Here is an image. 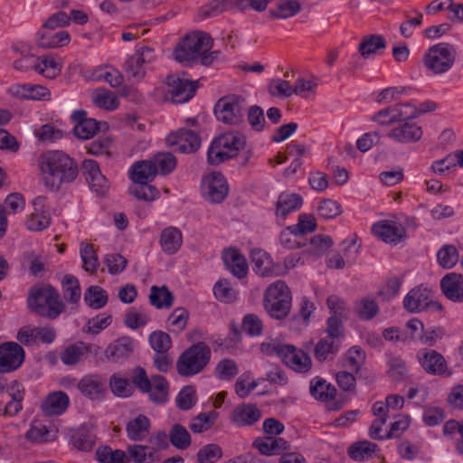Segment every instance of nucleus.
<instances>
[{"label": "nucleus", "instance_id": "f257e3e1", "mask_svg": "<svg viewBox=\"0 0 463 463\" xmlns=\"http://www.w3.org/2000/svg\"><path fill=\"white\" fill-rule=\"evenodd\" d=\"M142 392L147 393L155 403H165L168 399V383L162 375H153L151 379L144 368L136 367L133 370L132 382L128 378L114 373L109 378V387L114 395L121 398L129 397L133 393V385Z\"/></svg>", "mask_w": 463, "mask_h": 463}, {"label": "nucleus", "instance_id": "f03ea898", "mask_svg": "<svg viewBox=\"0 0 463 463\" xmlns=\"http://www.w3.org/2000/svg\"><path fill=\"white\" fill-rule=\"evenodd\" d=\"M39 166L43 184L52 192H57L62 185L72 183L79 174L77 163L59 150L43 154Z\"/></svg>", "mask_w": 463, "mask_h": 463}, {"label": "nucleus", "instance_id": "7ed1b4c3", "mask_svg": "<svg viewBox=\"0 0 463 463\" xmlns=\"http://www.w3.org/2000/svg\"><path fill=\"white\" fill-rule=\"evenodd\" d=\"M212 37L203 32L187 34L174 50L175 60L184 65H192L198 61L204 65H211L219 56V52H211Z\"/></svg>", "mask_w": 463, "mask_h": 463}, {"label": "nucleus", "instance_id": "20e7f679", "mask_svg": "<svg viewBox=\"0 0 463 463\" xmlns=\"http://www.w3.org/2000/svg\"><path fill=\"white\" fill-rule=\"evenodd\" d=\"M28 306L37 315L49 319L57 318L64 310L58 291L52 287L33 288L28 297Z\"/></svg>", "mask_w": 463, "mask_h": 463}, {"label": "nucleus", "instance_id": "39448f33", "mask_svg": "<svg viewBox=\"0 0 463 463\" xmlns=\"http://www.w3.org/2000/svg\"><path fill=\"white\" fill-rule=\"evenodd\" d=\"M212 352L204 342L192 345L181 354L176 362V370L181 376H193L201 373L209 364Z\"/></svg>", "mask_w": 463, "mask_h": 463}, {"label": "nucleus", "instance_id": "423d86ee", "mask_svg": "<svg viewBox=\"0 0 463 463\" xmlns=\"http://www.w3.org/2000/svg\"><path fill=\"white\" fill-rule=\"evenodd\" d=\"M291 301V292L288 285L282 280H277L266 289L263 304L271 317L282 320L290 311Z\"/></svg>", "mask_w": 463, "mask_h": 463}, {"label": "nucleus", "instance_id": "0eeeda50", "mask_svg": "<svg viewBox=\"0 0 463 463\" xmlns=\"http://www.w3.org/2000/svg\"><path fill=\"white\" fill-rule=\"evenodd\" d=\"M246 144L245 137L239 132H228L216 137L208 150V162L219 165L238 155Z\"/></svg>", "mask_w": 463, "mask_h": 463}, {"label": "nucleus", "instance_id": "6e6552de", "mask_svg": "<svg viewBox=\"0 0 463 463\" xmlns=\"http://www.w3.org/2000/svg\"><path fill=\"white\" fill-rule=\"evenodd\" d=\"M456 55V50L450 43H439L428 49L423 57V64L432 74L440 75L452 68Z\"/></svg>", "mask_w": 463, "mask_h": 463}, {"label": "nucleus", "instance_id": "1a4fd4ad", "mask_svg": "<svg viewBox=\"0 0 463 463\" xmlns=\"http://www.w3.org/2000/svg\"><path fill=\"white\" fill-rule=\"evenodd\" d=\"M245 99L240 95H228L221 98L214 106V114L219 121L228 125H237L243 118Z\"/></svg>", "mask_w": 463, "mask_h": 463}, {"label": "nucleus", "instance_id": "9d476101", "mask_svg": "<svg viewBox=\"0 0 463 463\" xmlns=\"http://www.w3.org/2000/svg\"><path fill=\"white\" fill-rule=\"evenodd\" d=\"M403 307L409 313H420L429 309L442 310V305L432 299V292L422 285L411 288L403 299Z\"/></svg>", "mask_w": 463, "mask_h": 463}, {"label": "nucleus", "instance_id": "9b49d317", "mask_svg": "<svg viewBox=\"0 0 463 463\" xmlns=\"http://www.w3.org/2000/svg\"><path fill=\"white\" fill-rule=\"evenodd\" d=\"M228 192L227 181L219 172H213L202 180V194L208 202L219 203L226 198Z\"/></svg>", "mask_w": 463, "mask_h": 463}, {"label": "nucleus", "instance_id": "f8f14e48", "mask_svg": "<svg viewBox=\"0 0 463 463\" xmlns=\"http://www.w3.org/2000/svg\"><path fill=\"white\" fill-rule=\"evenodd\" d=\"M165 142L175 151L184 154L195 152L201 146L200 137L194 130L185 128L170 133Z\"/></svg>", "mask_w": 463, "mask_h": 463}, {"label": "nucleus", "instance_id": "ddd939ff", "mask_svg": "<svg viewBox=\"0 0 463 463\" xmlns=\"http://www.w3.org/2000/svg\"><path fill=\"white\" fill-rule=\"evenodd\" d=\"M25 352L16 342L0 345V373H8L17 370L24 363Z\"/></svg>", "mask_w": 463, "mask_h": 463}, {"label": "nucleus", "instance_id": "4468645a", "mask_svg": "<svg viewBox=\"0 0 463 463\" xmlns=\"http://www.w3.org/2000/svg\"><path fill=\"white\" fill-rule=\"evenodd\" d=\"M155 59L154 51L149 47H142L130 56L125 62V71L137 80L146 75V66Z\"/></svg>", "mask_w": 463, "mask_h": 463}, {"label": "nucleus", "instance_id": "2eb2a0df", "mask_svg": "<svg viewBox=\"0 0 463 463\" xmlns=\"http://www.w3.org/2000/svg\"><path fill=\"white\" fill-rule=\"evenodd\" d=\"M168 94L174 103H184L191 99L198 87L197 81L180 78L178 75L167 77Z\"/></svg>", "mask_w": 463, "mask_h": 463}, {"label": "nucleus", "instance_id": "dca6fc26", "mask_svg": "<svg viewBox=\"0 0 463 463\" xmlns=\"http://www.w3.org/2000/svg\"><path fill=\"white\" fill-rule=\"evenodd\" d=\"M419 363L431 375H450L444 356L432 349H422L418 353Z\"/></svg>", "mask_w": 463, "mask_h": 463}, {"label": "nucleus", "instance_id": "f3484780", "mask_svg": "<svg viewBox=\"0 0 463 463\" xmlns=\"http://www.w3.org/2000/svg\"><path fill=\"white\" fill-rule=\"evenodd\" d=\"M252 269L260 276H284L285 268L277 267L268 252L260 249L250 251Z\"/></svg>", "mask_w": 463, "mask_h": 463}, {"label": "nucleus", "instance_id": "a211bd4d", "mask_svg": "<svg viewBox=\"0 0 463 463\" xmlns=\"http://www.w3.org/2000/svg\"><path fill=\"white\" fill-rule=\"evenodd\" d=\"M372 232L385 243L390 244H397L406 236L405 228L401 223L391 221H381L374 223Z\"/></svg>", "mask_w": 463, "mask_h": 463}, {"label": "nucleus", "instance_id": "6ab92c4d", "mask_svg": "<svg viewBox=\"0 0 463 463\" xmlns=\"http://www.w3.org/2000/svg\"><path fill=\"white\" fill-rule=\"evenodd\" d=\"M82 173L90 189L98 194L103 195L109 190V182L101 174L99 164L92 159L82 162Z\"/></svg>", "mask_w": 463, "mask_h": 463}, {"label": "nucleus", "instance_id": "aec40b11", "mask_svg": "<svg viewBox=\"0 0 463 463\" xmlns=\"http://www.w3.org/2000/svg\"><path fill=\"white\" fill-rule=\"evenodd\" d=\"M387 137L396 143L409 144L417 142L421 138L422 129L415 122L405 121L390 129Z\"/></svg>", "mask_w": 463, "mask_h": 463}, {"label": "nucleus", "instance_id": "412c9836", "mask_svg": "<svg viewBox=\"0 0 463 463\" xmlns=\"http://www.w3.org/2000/svg\"><path fill=\"white\" fill-rule=\"evenodd\" d=\"M80 392L86 398L96 401L100 399L106 392L105 379L96 373L83 376L77 383Z\"/></svg>", "mask_w": 463, "mask_h": 463}, {"label": "nucleus", "instance_id": "4be33fe9", "mask_svg": "<svg viewBox=\"0 0 463 463\" xmlns=\"http://www.w3.org/2000/svg\"><path fill=\"white\" fill-rule=\"evenodd\" d=\"M280 352L282 353L281 359L288 367L298 373H306L310 370L312 362L304 351L288 345Z\"/></svg>", "mask_w": 463, "mask_h": 463}, {"label": "nucleus", "instance_id": "5701e85b", "mask_svg": "<svg viewBox=\"0 0 463 463\" xmlns=\"http://www.w3.org/2000/svg\"><path fill=\"white\" fill-rule=\"evenodd\" d=\"M136 341L130 336H121L110 343L105 349V355L109 361L118 363L131 356L134 352Z\"/></svg>", "mask_w": 463, "mask_h": 463}, {"label": "nucleus", "instance_id": "b1692460", "mask_svg": "<svg viewBox=\"0 0 463 463\" xmlns=\"http://www.w3.org/2000/svg\"><path fill=\"white\" fill-rule=\"evenodd\" d=\"M69 442L79 451H90L96 443V434L85 426L77 429H71L68 431Z\"/></svg>", "mask_w": 463, "mask_h": 463}, {"label": "nucleus", "instance_id": "393cba45", "mask_svg": "<svg viewBox=\"0 0 463 463\" xmlns=\"http://www.w3.org/2000/svg\"><path fill=\"white\" fill-rule=\"evenodd\" d=\"M13 97L24 99L46 100L51 97L50 90L37 84H14L8 89Z\"/></svg>", "mask_w": 463, "mask_h": 463}, {"label": "nucleus", "instance_id": "a878e982", "mask_svg": "<svg viewBox=\"0 0 463 463\" xmlns=\"http://www.w3.org/2000/svg\"><path fill=\"white\" fill-rule=\"evenodd\" d=\"M53 30L41 29L36 34V43L43 49H55L66 46L71 42L67 31L52 32Z\"/></svg>", "mask_w": 463, "mask_h": 463}, {"label": "nucleus", "instance_id": "bb28decb", "mask_svg": "<svg viewBox=\"0 0 463 463\" xmlns=\"http://www.w3.org/2000/svg\"><path fill=\"white\" fill-rule=\"evenodd\" d=\"M440 288L445 297L454 302H463V275L449 273L440 280Z\"/></svg>", "mask_w": 463, "mask_h": 463}, {"label": "nucleus", "instance_id": "cd10ccee", "mask_svg": "<svg viewBox=\"0 0 463 463\" xmlns=\"http://www.w3.org/2000/svg\"><path fill=\"white\" fill-rule=\"evenodd\" d=\"M261 417L260 411L254 404L236 406L232 414V421L239 427L251 426Z\"/></svg>", "mask_w": 463, "mask_h": 463}, {"label": "nucleus", "instance_id": "c85d7f7f", "mask_svg": "<svg viewBox=\"0 0 463 463\" xmlns=\"http://www.w3.org/2000/svg\"><path fill=\"white\" fill-rule=\"evenodd\" d=\"M70 400L63 392H54L49 394L42 403V410L45 415H61L68 408Z\"/></svg>", "mask_w": 463, "mask_h": 463}, {"label": "nucleus", "instance_id": "c756f323", "mask_svg": "<svg viewBox=\"0 0 463 463\" xmlns=\"http://www.w3.org/2000/svg\"><path fill=\"white\" fill-rule=\"evenodd\" d=\"M182 242L183 236L179 229L169 226L161 232L159 243L165 254L173 255L176 253L180 250Z\"/></svg>", "mask_w": 463, "mask_h": 463}, {"label": "nucleus", "instance_id": "7c9ffc66", "mask_svg": "<svg viewBox=\"0 0 463 463\" xmlns=\"http://www.w3.org/2000/svg\"><path fill=\"white\" fill-rule=\"evenodd\" d=\"M45 197L38 196L33 200L35 206L34 213H33L26 221V227L30 231L40 232L46 229L51 223V218L48 213L37 206H43Z\"/></svg>", "mask_w": 463, "mask_h": 463}, {"label": "nucleus", "instance_id": "2f4dec72", "mask_svg": "<svg viewBox=\"0 0 463 463\" xmlns=\"http://www.w3.org/2000/svg\"><path fill=\"white\" fill-rule=\"evenodd\" d=\"M222 260L231 272L239 279L246 276L248 265L245 258L234 249L223 251Z\"/></svg>", "mask_w": 463, "mask_h": 463}, {"label": "nucleus", "instance_id": "473e14b6", "mask_svg": "<svg viewBox=\"0 0 463 463\" xmlns=\"http://www.w3.org/2000/svg\"><path fill=\"white\" fill-rule=\"evenodd\" d=\"M309 392L316 400L327 402L335 399L336 389L325 379L315 377L310 381Z\"/></svg>", "mask_w": 463, "mask_h": 463}, {"label": "nucleus", "instance_id": "72a5a7b5", "mask_svg": "<svg viewBox=\"0 0 463 463\" xmlns=\"http://www.w3.org/2000/svg\"><path fill=\"white\" fill-rule=\"evenodd\" d=\"M157 175V168L150 160L136 162L129 170V177L134 183H149Z\"/></svg>", "mask_w": 463, "mask_h": 463}, {"label": "nucleus", "instance_id": "f704fd0d", "mask_svg": "<svg viewBox=\"0 0 463 463\" xmlns=\"http://www.w3.org/2000/svg\"><path fill=\"white\" fill-rule=\"evenodd\" d=\"M128 459L134 463H156L159 461V456L155 448L144 445H129L127 448Z\"/></svg>", "mask_w": 463, "mask_h": 463}, {"label": "nucleus", "instance_id": "c9c22d12", "mask_svg": "<svg viewBox=\"0 0 463 463\" xmlns=\"http://www.w3.org/2000/svg\"><path fill=\"white\" fill-rule=\"evenodd\" d=\"M340 343L334 337L321 338L315 346V357L319 361L333 360L340 350Z\"/></svg>", "mask_w": 463, "mask_h": 463}, {"label": "nucleus", "instance_id": "e433bc0d", "mask_svg": "<svg viewBox=\"0 0 463 463\" xmlns=\"http://www.w3.org/2000/svg\"><path fill=\"white\" fill-rule=\"evenodd\" d=\"M302 197L298 194L282 193L279 194L276 206L277 216L286 217L302 205Z\"/></svg>", "mask_w": 463, "mask_h": 463}, {"label": "nucleus", "instance_id": "4c0bfd02", "mask_svg": "<svg viewBox=\"0 0 463 463\" xmlns=\"http://www.w3.org/2000/svg\"><path fill=\"white\" fill-rule=\"evenodd\" d=\"M149 419L143 414H139L133 420H130L126 427L128 437L134 441L144 439L149 433Z\"/></svg>", "mask_w": 463, "mask_h": 463}, {"label": "nucleus", "instance_id": "58836bf2", "mask_svg": "<svg viewBox=\"0 0 463 463\" xmlns=\"http://www.w3.org/2000/svg\"><path fill=\"white\" fill-rule=\"evenodd\" d=\"M61 361L65 365L73 366L86 358L85 343L77 342L66 346L60 354Z\"/></svg>", "mask_w": 463, "mask_h": 463}, {"label": "nucleus", "instance_id": "ea45409f", "mask_svg": "<svg viewBox=\"0 0 463 463\" xmlns=\"http://www.w3.org/2000/svg\"><path fill=\"white\" fill-rule=\"evenodd\" d=\"M217 418L218 413L214 411L201 412L190 420L189 429L195 434L205 432L214 425Z\"/></svg>", "mask_w": 463, "mask_h": 463}, {"label": "nucleus", "instance_id": "a19ab883", "mask_svg": "<svg viewBox=\"0 0 463 463\" xmlns=\"http://www.w3.org/2000/svg\"><path fill=\"white\" fill-rule=\"evenodd\" d=\"M33 69L49 79L54 78L61 71V66L52 55H43L35 59Z\"/></svg>", "mask_w": 463, "mask_h": 463}, {"label": "nucleus", "instance_id": "79ce46f5", "mask_svg": "<svg viewBox=\"0 0 463 463\" xmlns=\"http://www.w3.org/2000/svg\"><path fill=\"white\" fill-rule=\"evenodd\" d=\"M378 445L368 440L353 443L348 449V456L355 461H364L373 457Z\"/></svg>", "mask_w": 463, "mask_h": 463}, {"label": "nucleus", "instance_id": "37998d69", "mask_svg": "<svg viewBox=\"0 0 463 463\" xmlns=\"http://www.w3.org/2000/svg\"><path fill=\"white\" fill-rule=\"evenodd\" d=\"M149 301L158 309L169 308L173 306L174 296L166 286H152L149 294Z\"/></svg>", "mask_w": 463, "mask_h": 463}, {"label": "nucleus", "instance_id": "c03bdc74", "mask_svg": "<svg viewBox=\"0 0 463 463\" xmlns=\"http://www.w3.org/2000/svg\"><path fill=\"white\" fill-rule=\"evenodd\" d=\"M391 120L398 123L410 121L419 116L418 109L411 102L397 103L390 106Z\"/></svg>", "mask_w": 463, "mask_h": 463}, {"label": "nucleus", "instance_id": "a18cd8bd", "mask_svg": "<svg viewBox=\"0 0 463 463\" xmlns=\"http://www.w3.org/2000/svg\"><path fill=\"white\" fill-rule=\"evenodd\" d=\"M386 42L383 35L370 34L364 36L358 46V51L364 58L375 54L378 50L384 49Z\"/></svg>", "mask_w": 463, "mask_h": 463}, {"label": "nucleus", "instance_id": "49530a36", "mask_svg": "<svg viewBox=\"0 0 463 463\" xmlns=\"http://www.w3.org/2000/svg\"><path fill=\"white\" fill-rule=\"evenodd\" d=\"M61 287L64 299L69 303L78 304L81 297L79 279L73 275H65Z\"/></svg>", "mask_w": 463, "mask_h": 463}, {"label": "nucleus", "instance_id": "de8ad7c7", "mask_svg": "<svg viewBox=\"0 0 463 463\" xmlns=\"http://www.w3.org/2000/svg\"><path fill=\"white\" fill-rule=\"evenodd\" d=\"M301 11V5L298 0H281L269 14L274 18L287 19L296 15Z\"/></svg>", "mask_w": 463, "mask_h": 463}, {"label": "nucleus", "instance_id": "09e8293b", "mask_svg": "<svg viewBox=\"0 0 463 463\" xmlns=\"http://www.w3.org/2000/svg\"><path fill=\"white\" fill-rule=\"evenodd\" d=\"M84 300L91 308L99 309L107 305L109 296L101 287L90 286L84 294Z\"/></svg>", "mask_w": 463, "mask_h": 463}, {"label": "nucleus", "instance_id": "8fccbe9b", "mask_svg": "<svg viewBox=\"0 0 463 463\" xmlns=\"http://www.w3.org/2000/svg\"><path fill=\"white\" fill-rule=\"evenodd\" d=\"M168 436L171 444L178 449H186L191 445V435L181 424H174Z\"/></svg>", "mask_w": 463, "mask_h": 463}, {"label": "nucleus", "instance_id": "3c124183", "mask_svg": "<svg viewBox=\"0 0 463 463\" xmlns=\"http://www.w3.org/2000/svg\"><path fill=\"white\" fill-rule=\"evenodd\" d=\"M80 253L83 262V269L90 274L96 272L99 266V261L93 245L82 242L80 244Z\"/></svg>", "mask_w": 463, "mask_h": 463}, {"label": "nucleus", "instance_id": "603ef678", "mask_svg": "<svg viewBox=\"0 0 463 463\" xmlns=\"http://www.w3.org/2000/svg\"><path fill=\"white\" fill-rule=\"evenodd\" d=\"M92 100L97 107L108 110H113L118 107L117 97L106 89L96 90L92 94Z\"/></svg>", "mask_w": 463, "mask_h": 463}, {"label": "nucleus", "instance_id": "864d4df0", "mask_svg": "<svg viewBox=\"0 0 463 463\" xmlns=\"http://www.w3.org/2000/svg\"><path fill=\"white\" fill-rule=\"evenodd\" d=\"M150 161L157 168V174L162 175L170 174L176 166L175 156L167 152L155 155Z\"/></svg>", "mask_w": 463, "mask_h": 463}, {"label": "nucleus", "instance_id": "5fc2aeb1", "mask_svg": "<svg viewBox=\"0 0 463 463\" xmlns=\"http://www.w3.org/2000/svg\"><path fill=\"white\" fill-rule=\"evenodd\" d=\"M387 364L389 366L388 375L395 382L402 381L408 373L405 362L399 356L389 355Z\"/></svg>", "mask_w": 463, "mask_h": 463}, {"label": "nucleus", "instance_id": "6e6d98bb", "mask_svg": "<svg viewBox=\"0 0 463 463\" xmlns=\"http://www.w3.org/2000/svg\"><path fill=\"white\" fill-rule=\"evenodd\" d=\"M439 266L444 269L453 268L458 260V252L453 245H444L437 252Z\"/></svg>", "mask_w": 463, "mask_h": 463}, {"label": "nucleus", "instance_id": "4d7b16f0", "mask_svg": "<svg viewBox=\"0 0 463 463\" xmlns=\"http://www.w3.org/2000/svg\"><path fill=\"white\" fill-rule=\"evenodd\" d=\"M129 193L144 201H153L159 195V191L149 183H135L129 187Z\"/></svg>", "mask_w": 463, "mask_h": 463}, {"label": "nucleus", "instance_id": "13d9d810", "mask_svg": "<svg viewBox=\"0 0 463 463\" xmlns=\"http://www.w3.org/2000/svg\"><path fill=\"white\" fill-rule=\"evenodd\" d=\"M239 373L236 362L232 359L224 358L215 367L216 377L222 381H230Z\"/></svg>", "mask_w": 463, "mask_h": 463}, {"label": "nucleus", "instance_id": "bf43d9fd", "mask_svg": "<svg viewBox=\"0 0 463 463\" xmlns=\"http://www.w3.org/2000/svg\"><path fill=\"white\" fill-rule=\"evenodd\" d=\"M149 344L156 353H167L172 346V340L168 334L163 331H155L149 335Z\"/></svg>", "mask_w": 463, "mask_h": 463}, {"label": "nucleus", "instance_id": "052dcab7", "mask_svg": "<svg viewBox=\"0 0 463 463\" xmlns=\"http://www.w3.org/2000/svg\"><path fill=\"white\" fill-rule=\"evenodd\" d=\"M355 312L361 319L371 320L378 314L379 307L375 300L365 298L357 302Z\"/></svg>", "mask_w": 463, "mask_h": 463}, {"label": "nucleus", "instance_id": "680f3d73", "mask_svg": "<svg viewBox=\"0 0 463 463\" xmlns=\"http://www.w3.org/2000/svg\"><path fill=\"white\" fill-rule=\"evenodd\" d=\"M222 456V449L216 444H207L201 448L197 452V461L199 463H214Z\"/></svg>", "mask_w": 463, "mask_h": 463}, {"label": "nucleus", "instance_id": "e2e57ef3", "mask_svg": "<svg viewBox=\"0 0 463 463\" xmlns=\"http://www.w3.org/2000/svg\"><path fill=\"white\" fill-rule=\"evenodd\" d=\"M342 213L341 204L332 199H324L317 208V214L323 219H333Z\"/></svg>", "mask_w": 463, "mask_h": 463}, {"label": "nucleus", "instance_id": "0e129e2a", "mask_svg": "<svg viewBox=\"0 0 463 463\" xmlns=\"http://www.w3.org/2000/svg\"><path fill=\"white\" fill-rule=\"evenodd\" d=\"M365 360L364 352L361 347L353 346L345 354V366L357 373Z\"/></svg>", "mask_w": 463, "mask_h": 463}, {"label": "nucleus", "instance_id": "69168bd1", "mask_svg": "<svg viewBox=\"0 0 463 463\" xmlns=\"http://www.w3.org/2000/svg\"><path fill=\"white\" fill-rule=\"evenodd\" d=\"M98 130L99 127L95 119L83 120L80 124H75L73 128L74 135L80 139L91 138Z\"/></svg>", "mask_w": 463, "mask_h": 463}, {"label": "nucleus", "instance_id": "338daca9", "mask_svg": "<svg viewBox=\"0 0 463 463\" xmlns=\"http://www.w3.org/2000/svg\"><path fill=\"white\" fill-rule=\"evenodd\" d=\"M148 320V316L143 310L133 308L125 315L124 324L131 329H137L145 326Z\"/></svg>", "mask_w": 463, "mask_h": 463}, {"label": "nucleus", "instance_id": "774afa93", "mask_svg": "<svg viewBox=\"0 0 463 463\" xmlns=\"http://www.w3.org/2000/svg\"><path fill=\"white\" fill-rule=\"evenodd\" d=\"M176 405L179 409L187 411L196 403V392L194 387H184L176 397Z\"/></svg>", "mask_w": 463, "mask_h": 463}]
</instances>
